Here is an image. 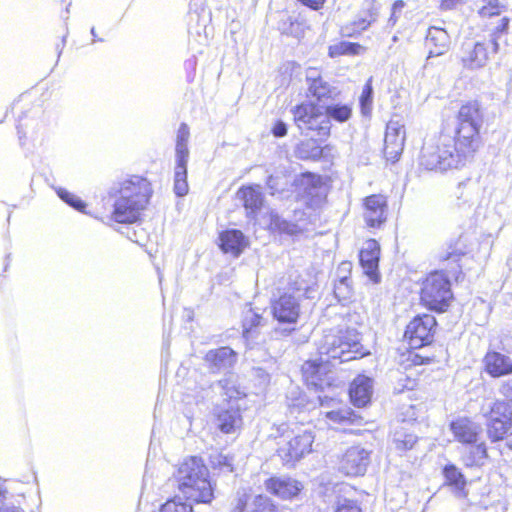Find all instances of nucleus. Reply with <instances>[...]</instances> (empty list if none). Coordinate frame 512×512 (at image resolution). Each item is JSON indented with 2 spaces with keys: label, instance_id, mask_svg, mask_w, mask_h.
<instances>
[{
  "label": "nucleus",
  "instance_id": "27",
  "mask_svg": "<svg viewBox=\"0 0 512 512\" xmlns=\"http://www.w3.org/2000/svg\"><path fill=\"white\" fill-rule=\"evenodd\" d=\"M268 226L271 230L279 231L281 233H286L290 235H297L303 230V228L298 224L286 221L274 211H271L269 214Z\"/></svg>",
  "mask_w": 512,
  "mask_h": 512
},
{
  "label": "nucleus",
  "instance_id": "44",
  "mask_svg": "<svg viewBox=\"0 0 512 512\" xmlns=\"http://www.w3.org/2000/svg\"><path fill=\"white\" fill-rule=\"evenodd\" d=\"M505 6L501 0H483V5L479 8V14L482 17H491L500 15Z\"/></svg>",
  "mask_w": 512,
  "mask_h": 512
},
{
  "label": "nucleus",
  "instance_id": "41",
  "mask_svg": "<svg viewBox=\"0 0 512 512\" xmlns=\"http://www.w3.org/2000/svg\"><path fill=\"white\" fill-rule=\"evenodd\" d=\"M216 386L220 388L223 394L229 399L237 398L242 394L235 385L233 375L226 376L225 378L219 380L216 383Z\"/></svg>",
  "mask_w": 512,
  "mask_h": 512
},
{
  "label": "nucleus",
  "instance_id": "42",
  "mask_svg": "<svg viewBox=\"0 0 512 512\" xmlns=\"http://www.w3.org/2000/svg\"><path fill=\"white\" fill-rule=\"evenodd\" d=\"M394 442L397 450L407 451L414 447L417 442V436L412 433L396 432Z\"/></svg>",
  "mask_w": 512,
  "mask_h": 512
},
{
  "label": "nucleus",
  "instance_id": "48",
  "mask_svg": "<svg viewBox=\"0 0 512 512\" xmlns=\"http://www.w3.org/2000/svg\"><path fill=\"white\" fill-rule=\"evenodd\" d=\"M189 159L188 143H176L175 165L187 166Z\"/></svg>",
  "mask_w": 512,
  "mask_h": 512
},
{
  "label": "nucleus",
  "instance_id": "30",
  "mask_svg": "<svg viewBox=\"0 0 512 512\" xmlns=\"http://www.w3.org/2000/svg\"><path fill=\"white\" fill-rule=\"evenodd\" d=\"M327 148L328 146L321 148L314 140H307L297 146L296 153L301 159L316 160L322 156L324 150Z\"/></svg>",
  "mask_w": 512,
  "mask_h": 512
},
{
  "label": "nucleus",
  "instance_id": "57",
  "mask_svg": "<svg viewBox=\"0 0 512 512\" xmlns=\"http://www.w3.org/2000/svg\"><path fill=\"white\" fill-rule=\"evenodd\" d=\"M321 76L318 72L317 69L315 68H309L306 72V80L308 82V86L310 84H313L314 82H316V80H321Z\"/></svg>",
  "mask_w": 512,
  "mask_h": 512
},
{
  "label": "nucleus",
  "instance_id": "37",
  "mask_svg": "<svg viewBox=\"0 0 512 512\" xmlns=\"http://www.w3.org/2000/svg\"><path fill=\"white\" fill-rule=\"evenodd\" d=\"M363 50V47L358 43L340 42L329 47V55L336 57L340 55H356Z\"/></svg>",
  "mask_w": 512,
  "mask_h": 512
},
{
  "label": "nucleus",
  "instance_id": "28",
  "mask_svg": "<svg viewBox=\"0 0 512 512\" xmlns=\"http://www.w3.org/2000/svg\"><path fill=\"white\" fill-rule=\"evenodd\" d=\"M219 428L224 433L234 432L240 427L242 420L238 410H225L218 416Z\"/></svg>",
  "mask_w": 512,
  "mask_h": 512
},
{
  "label": "nucleus",
  "instance_id": "38",
  "mask_svg": "<svg viewBox=\"0 0 512 512\" xmlns=\"http://www.w3.org/2000/svg\"><path fill=\"white\" fill-rule=\"evenodd\" d=\"M308 91L311 96L315 97L320 102L329 99L333 92L330 84L323 79L316 80V82L310 84Z\"/></svg>",
  "mask_w": 512,
  "mask_h": 512
},
{
  "label": "nucleus",
  "instance_id": "25",
  "mask_svg": "<svg viewBox=\"0 0 512 512\" xmlns=\"http://www.w3.org/2000/svg\"><path fill=\"white\" fill-rule=\"evenodd\" d=\"M488 60V51L484 43L466 44L462 61L470 69L483 67Z\"/></svg>",
  "mask_w": 512,
  "mask_h": 512
},
{
  "label": "nucleus",
  "instance_id": "31",
  "mask_svg": "<svg viewBox=\"0 0 512 512\" xmlns=\"http://www.w3.org/2000/svg\"><path fill=\"white\" fill-rule=\"evenodd\" d=\"M287 404L291 413L295 411L300 412L305 409H310V402L306 400L305 395L302 394L298 387H294L290 390L287 396Z\"/></svg>",
  "mask_w": 512,
  "mask_h": 512
},
{
  "label": "nucleus",
  "instance_id": "22",
  "mask_svg": "<svg viewBox=\"0 0 512 512\" xmlns=\"http://www.w3.org/2000/svg\"><path fill=\"white\" fill-rule=\"evenodd\" d=\"M248 244V239L240 230H227L220 235V247L224 253L238 256Z\"/></svg>",
  "mask_w": 512,
  "mask_h": 512
},
{
  "label": "nucleus",
  "instance_id": "52",
  "mask_svg": "<svg viewBox=\"0 0 512 512\" xmlns=\"http://www.w3.org/2000/svg\"><path fill=\"white\" fill-rule=\"evenodd\" d=\"M335 512H361V509L355 501L342 499L338 501Z\"/></svg>",
  "mask_w": 512,
  "mask_h": 512
},
{
  "label": "nucleus",
  "instance_id": "9",
  "mask_svg": "<svg viewBox=\"0 0 512 512\" xmlns=\"http://www.w3.org/2000/svg\"><path fill=\"white\" fill-rule=\"evenodd\" d=\"M437 322L434 316L424 314L416 316L406 327L405 337L413 349H418L433 341Z\"/></svg>",
  "mask_w": 512,
  "mask_h": 512
},
{
  "label": "nucleus",
  "instance_id": "47",
  "mask_svg": "<svg viewBox=\"0 0 512 512\" xmlns=\"http://www.w3.org/2000/svg\"><path fill=\"white\" fill-rule=\"evenodd\" d=\"M252 512H275V506L272 501L263 495H257L251 502Z\"/></svg>",
  "mask_w": 512,
  "mask_h": 512
},
{
  "label": "nucleus",
  "instance_id": "13",
  "mask_svg": "<svg viewBox=\"0 0 512 512\" xmlns=\"http://www.w3.org/2000/svg\"><path fill=\"white\" fill-rule=\"evenodd\" d=\"M363 217L370 227H379L387 218V200L380 194L370 195L364 199Z\"/></svg>",
  "mask_w": 512,
  "mask_h": 512
},
{
  "label": "nucleus",
  "instance_id": "26",
  "mask_svg": "<svg viewBox=\"0 0 512 512\" xmlns=\"http://www.w3.org/2000/svg\"><path fill=\"white\" fill-rule=\"evenodd\" d=\"M512 425V417H503L501 421L495 418L486 420L487 435L492 442L500 441Z\"/></svg>",
  "mask_w": 512,
  "mask_h": 512
},
{
  "label": "nucleus",
  "instance_id": "10",
  "mask_svg": "<svg viewBox=\"0 0 512 512\" xmlns=\"http://www.w3.org/2000/svg\"><path fill=\"white\" fill-rule=\"evenodd\" d=\"M405 127L399 120L391 119L386 126L384 139V154L387 160L395 162L403 152L405 142Z\"/></svg>",
  "mask_w": 512,
  "mask_h": 512
},
{
  "label": "nucleus",
  "instance_id": "6",
  "mask_svg": "<svg viewBox=\"0 0 512 512\" xmlns=\"http://www.w3.org/2000/svg\"><path fill=\"white\" fill-rule=\"evenodd\" d=\"M453 298L451 284L442 271H434L430 273L421 289V301L431 310L443 312Z\"/></svg>",
  "mask_w": 512,
  "mask_h": 512
},
{
  "label": "nucleus",
  "instance_id": "3",
  "mask_svg": "<svg viewBox=\"0 0 512 512\" xmlns=\"http://www.w3.org/2000/svg\"><path fill=\"white\" fill-rule=\"evenodd\" d=\"M173 476L179 492L186 500L195 503L212 501L214 489L209 479V470L201 458L192 456L184 459Z\"/></svg>",
  "mask_w": 512,
  "mask_h": 512
},
{
  "label": "nucleus",
  "instance_id": "8",
  "mask_svg": "<svg viewBox=\"0 0 512 512\" xmlns=\"http://www.w3.org/2000/svg\"><path fill=\"white\" fill-rule=\"evenodd\" d=\"M314 439L312 430L298 431L279 447V456L285 464H293L312 452Z\"/></svg>",
  "mask_w": 512,
  "mask_h": 512
},
{
  "label": "nucleus",
  "instance_id": "56",
  "mask_svg": "<svg viewBox=\"0 0 512 512\" xmlns=\"http://www.w3.org/2000/svg\"><path fill=\"white\" fill-rule=\"evenodd\" d=\"M405 6V3L402 1V0H397L394 2L393 6H392V14H391V17L389 19L390 22H392V24H395L396 20H397V13L400 12Z\"/></svg>",
  "mask_w": 512,
  "mask_h": 512
},
{
  "label": "nucleus",
  "instance_id": "23",
  "mask_svg": "<svg viewBox=\"0 0 512 512\" xmlns=\"http://www.w3.org/2000/svg\"><path fill=\"white\" fill-rule=\"evenodd\" d=\"M235 361V353L229 347H221L210 350L205 355V362L208 363L211 372L216 373L230 367Z\"/></svg>",
  "mask_w": 512,
  "mask_h": 512
},
{
  "label": "nucleus",
  "instance_id": "51",
  "mask_svg": "<svg viewBox=\"0 0 512 512\" xmlns=\"http://www.w3.org/2000/svg\"><path fill=\"white\" fill-rule=\"evenodd\" d=\"M510 377L499 382L498 392L506 401L512 404V374Z\"/></svg>",
  "mask_w": 512,
  "mask_h": 512
},
{
  "label": "nucleus",
  "instance_id": "15",
  "mask_svg": "<svg viewBox=\"0 0 512 512\" xmlns=\"http://www.w3.org/2000/svg\"><path fill=\"white\" fill-rule=\"evenodd\" d=\"M266 489L284 500L293 499L303 489L301 482L290 477H272L265 483Z\"/></svg>",
  "mask_w": 512,
  "mask_h": 512
},
{
  "label": "nucleus",
  "instance_id": "36",
  "mask_svg": "<svg viewBox=\"0 0 512 512\" xmlns=\"http://www.w3.org/2000/svg\"><path fill=\"white\" fill-rule=\"evenodd\" d=\"M326 417L328 420L336 424H353L357 419L354 411L348 407L329 411L326 413Z\"/></svg>",
  "mask_w": 512,
  "mask_h": 512
},
{
  "label": "nucleus",
  "instance_id": "49",
  "mask_svg": "<svg viewBox=\"0 0 512 512\" xmlns=\"http://www.w3.org/2000/svg\"><path fill=\"white\" fill-rule=\"evenodd\" d=\"M372 94H373V89H372L370 81H368L365 84V86L362 90V93H361V97H360V104L362 107V112L364 114H366L367 111L370 110V106L372 104Z\"/></svg>",
  "mask_w": 512,
  "mask_h": 512
},
{
  "label": "nucleus",
  "instance_id": "2",
  "mask_svg": "<svg viewBox=\"0 0 512 512\" xmlns=\"http://www.w3.org/2000/svg\"><path fill=\"white\" fill-rule=\"evenodd\" d=\"M152 194L151 185L147 179L131 176L119 183L114 192L116 200L112 218L118 223H134L146 208Z\"/></svg>",
  "mask_w": 512,
  "mask_h": 512
},
{
  "label": "nucleus",
  "instance_id": "14",
  "mask_svg": "<svg viewBox=\"0 0 512 512\" xmlns=\"http://www.w3.org/2000/svg\"><path fill=\"white\" fill-rule=\"evenodd\" d=\"M450 430L455 440L464 445L476 444L482 435L481 425L468 418H459L451 422Z\"/></svg>",
  "mask_w": 512,
  "mask_h": 512
},
{
  "label": "nucleus",
  "instance_id": "1",
  "mask_svg": "<svg viewBox=\"0 0 512 512\" xmlns=\"http://www.w3.org/2000/svg\"><path fill=\"white\" fill-rule=\"evenodd\" d=\"M319 360H309L302 365L303 377L309 386L323 390L329 379L322 378L334 367L335 361L343 363L364 355L357 331L353 328L329 331L319 346Z\"/></svg>",
  "mask_w": 512,
  "mask_h": 512
},
{
  "label": "nucleus",
  "instance_id": "7",
  "mask_svg": "<svg viewBox=\"0 0 512 512\" xmlns=\"http://www.w3.org/2000/svg\"><path fill=\"white\" fill-rule=\"evenodd\" d=\"M294 122L304 133L313 131L320 138H327L330 135L331 123L324 114V107L312 102H305L292 110Z\"/></svg>",
  "mask_w": 512,
  "mask_h": 512
},
{
  "label": "nucleus",
  "instance_id": "45",
  "mask_svg": "<svg viewBox=\"0 0 512 512\" xmlns=\"http://www.w3.org/2000/svg\"><path fill=\"white\" fill-rule=\"evenodd\" d=\"M303 181H306L307 184L310 185V187L305 188V194L307 196H311L313 199L312 201L316 205L320 204L323 200V194L321 192L322 188L316 185V183L319 182V178H316L315 176H307Z\"/></svg>",
  "mask_w": 512,
  "mask_h": 512
},
{
  "label": "nucleus",
  "instance_id": "40",
  "mask_svg": "<svg viewBox=\"0 0 512 512\" xmlns=\"http://www.w3.org/2000/svg\"><path fill=\"white\" fill-rule=\"evenodd\" d=\"M160 512H192L191 503L182 500L181 496L166 501L160 508Z\"/></svg>",
  "mask_w": 512,
  "mask_h": 512
},
{
  "label": "nucleus",
  "instance_id": "29",
  "mask_svg": "<svg viewBox=\"0 0 512 512\" xmlns=\"http://www.w3.org/2000/svg\"><path fill=\"white\" fill-rule=\"evenodd\" d=\"M482 411L486 420L495 418L496 420L501 421L503 417H512L509 405L504 400H496L488 407V409L483 407Z\"/></svg>",
  "mask_w": 512,
  "mask_h": 512
},
{
  "label": "nucleus",
  "instance_id": "53",
  "mask_svg": "<svg viewBox=\"0 0 512 512\" xmlns=\"http://www.w3.org/2000/svg\"><path fill=\"white\" fill-rule=\"evenodd\" d=\"M211 463L216 467H219L221 469H226L228 472L233 471V467L230 462V459L225 455L217 454L216 456H214L212 458Z\"/></svg>",
  "mask_w": 512,
  "mask_h": 512
},
{
  "label": "nucleus",
  "instance_id": "64",
  "mask_svg": "<svg viewBox=\"0 0 512 512\" xmlns=\"http://www.w3.org/2000/svg\"><path fill=\"white\" fill-rule=\"evenodd\" d=\"M0 512H20V511L15 507L3 506L0 508Z\"/></svg>",
  "mask_w": 512,
  "mask_h": 512
},
{
  "label": "nucleus",
  "instance_id": "18",
  "mask_svg": "<svg viewBox=\"0 0 512 512\" xmlns=\"http://www.w3.org/2000/svg\"><path fill=\"white\" fill-rule=\"evenodd\" d=\"M237 196L243 202L246 216L256 220V217L263 207L264 197L259 186H246L238 190Z\"/></svg>",
  "mask_w": 512,
  "mask_h": 512
},
{
  "label": "nucleus",
  "instance_id": "59",
  "mask_svg": "<svg viewBox=\"0 0 512 512\" xmlns=\"http://www.w3.org/2000/svg\"><path fill=\"white\" fill-rule=\"evenodd\" d=\"M299 1L301 3H303L304 5L311 7L314 10H318L319 8H321L325 2V0H299Z\"/></svg>",
  "mask_w": 512,
  "mask_h": 512
},
{
  "label": "nucleus",
  "instance_id": "61",
  "mask_svg": "<svg viewBox=\"0 0 512 512\" xmlns=\"http://www.w3.org/2000/svg\"><path fill=\"white\" fill-rule=\"evenodd\" d=\"M461 0H442L441 7L444 9H451L455 7Z\"/></svg>",
  "mask_w": 512,
  "mask_h": 512
},
{
  "label": "nucleus",
  "instance_id": "43",
  "mask_svg": "<svg viewBox=\"0 0 512 512\" xmlns=\"http://www.w3.org/2000/svg\"><path fill=\"white\" fill-rule=\"evenodd\" d=\"M251 497L245 491H238L232 503L231 512H252Z\"/></svg>",
  "mask_w": 512,
  "mask_h": 512
},
{
  "label": "nucleus",
  "instance_id": "21",
  "mask_svg": "<svg viewBox=\"0 0 512 512\" xmlns=\"http://www.w3.org/2000/svg\"><path fill=\"white\" fill-rule=\"evenodd\" d=\"M483 120V112L477 101L468 102L462 105L458 111L457 125L481 129Z\"/></svg>",
  "mask_w": 512,
  "mask_h": 512
},
{
  "label": "nucleus",
  "instance_id": "4",
  "mask_svg": "<svg viewBox=\"0 0 512 512\" xmlns=\"http://www.w3.org/2000/svg\"><path fill=\"white\" fill-rule=\"evenodd\" d=\"M315 292L311 280L304 279L298 272L288 277L287 286L280 296L272 301V314L280 324L294 325L300 316V301L312 299Z\"/></svg>",
  "mask_w": 512,
  "mask_h": 512
},
{
  "label": "nucleus",
  "instance_id": "19",
  "mask_svg": "<svg viewBox=\"0 0 512 512\" xmlns=\"http://www.w3.org/2000/svg\"><path fill=\"white\" fill-rule=\"evenodd\" d=\"M487 446L484 441L467 445L461 453V462L467 468L480 469L488 460Z\"/></svg>",
  "mask_w": 512,
  "mask_h": 512
},
{
  "label": "nucleus",
  "instance_id": "34",
  "mask_svg": "<svg viewBox=\"0 0 512 512\" xmlns=\"http://www.w3.org/2000/svg\"><path fill=\"white\" fill-rule=\"evenodd\" d=\"M188 191L187 166L175 165L174 192L178 197H183L188 193Z\"/></svg>",
  "mask_w": 512,
  "mask_h": 512
},
{
  "label": "nucleus",
  "instance_id": "32",
  "mask_svg": "<svg viewBox=\"0 0 512 512\" xmlns=\"http://www.w3.org/2000/svg\"><path fill=\"white\" fill-rule=\"evenodd\" d=\"M263 318L260 314L249 309L243 318V336L248 340L254 338L255 329L261 325Z\"/></svg>",
  "mask_w": 512,
  "mask_h": 512
},
{
  "label": "nucleus",
  "instance_id": "55",
  "mask_svg": "<svg viewBox=\"0 0 512 512\" xmlns=\"http://www.w3.org/2000/svg\"><path fill=\"white\" fill-rule=\"evenodd\" d=\"M272 133L275 137H283L287 134L286 124L282 121L276 122L272 129Z\"/></svg>",
  "mask_w": 512,
  "mask_h": 512
},
{
  "label": "nucleus",
  "instance_id": "20",
  "mask_svg": "<svg viewBox=\"0 0 512 512\" xmlns=\"http://www.w3.org/2000/svg\"><path fill=\"white\" fill-rule=\"evenodd\" d=\"M349 395L355 406H366L372 395V380L369 377L359 375L351 383Z\"/></svg>",
  "mask_w": 512,
  "mask_h": 512
},
{
  "label": "nucleus",
  "instance_id": "16",
  "mask_svg": "<svg viewBox=\"0 0 512 512\" xmlns=\"http://www.w3.org/2000/svg\"><path fill=\"white\" fill-rule=\"evenodd\" d=\"M450 46L451 39L444 28L432 26L428 29L425 39L428 58L444 55L449 51Z\"/></svg>",
  "mask_w": 512,
  "mask_h": 512
},
{
  "label": "nucleus",
  "instance_id": "50",
  "mask_svg": "<svg viewBox=\"0 0 512 512\" xmlns=\"http://www.w3.org/2000/svg\"><path fill=\"white\" fill-rule=\"evenodd\" d=\"M379 254V243L374 239H368L363 243L359 256H379Z\"/></svg>",
  "mask_w": 512,
  "mask_h": 512
},
{
  "label": "nucleus",
  "instance_id": "39",
  "mask_svg": "<svg viewBox=\"0 0 512 512\" xmlns=\"http://www.w3.org/2000/svg\"><path fill=\"white\" fill-rule=\"evenodd\" d=\"M364 273L375 284L380 282V273L378 272L379 258H359Z\"/></svg>",
  "mask_w": 512,
  "mask_h": 512
},
{
  "label": "nucleus",
  "instance_id": "63",
  "mask_svg": "<svg viewBox=\"0 0 512 512\" xmlns=\"http://www.w3.org/2000/svg\"><path fill=\"white\" fill-rule=\"evenodd\" d=\"M257 375L262 378V383H266L268 381V375L264 373V371L260 368L256 370Z\"/></svg>",
  "mask_w": 512,
  "mask_h": 512
},
{
  "label": "nucleus",
  "instance_id": "17",
  "mask_svg": "<svg viewBox=\"0 0 512 512\" xmlns=\"http://www.w3.org/2000/svg\"><path fill=\"white\" fill-rule=\"evenodd\" d=\"M484 370L493 378H500L512 374V359L510 356L497 352L489 351L484 359Z\"/></svg>",
  "mask_w": 512,
  "mask_h": 512
},
{
  "label": "nucleus",
  "instance_id": "46",
  "mask_svg": "<svg viewBox=\"0 0 512 512\" xmlns=\"http://www.w3.org/2000/svg\"><path fill=\"white\" fill-rule=\"evenodd\" d=\"M57 195L61 200L75 208L76 210L82 211L85 208V203L76 195L72 194L64 188H58L56 190Z\"/></svg>",
  "mask_w": 512,
  "mask_h": 512
},
{
  "label": "nucleus",
  "instance_id": "58",
  "mask_svg": "<svg viewBox=\"0 0 512 512\" xmlns=\"http://www.w3.org/2000/svg\"><path fill=\"white\" fill-rule=\"evenodd\" d=\"M374 21V19H371V20H367L365 18H361L357 21L354 22V26H355V31L359 32V31H363L365 29H367L371 22Z\"/></svg>",
  "mask_w": 512,
  "mask_h": 512
},
{
  "label": "nucleus",
  "instance_id": "62",
  "mask_svg": "<svg viewBox=\"0 0 512 512\" xmlns=\"http://www.w3.org/2000/svg\"><path fill=\"white\" fill-rule=\"evenodd\" d=\"M267 185H268L269 189L271 190L272 194L275 191L279 190L278 187H277L276 178L274 176H269V178L267 180Z\"/></svg>",
  "mask_w": 512,
  "mask_h": 512
},
{
  "label": "nucleus",
  "instance_id": "35",
  "mask_svg": "<svg viewBox=\"0 0 512 512\" xmlns=\"http://www.w3.org/2000/svg\"><path fill=\"white\" fill-rule=\"evenodd\" d=\"M443 474L447 483L454 486L457 491H462L465 488L466 480L464 475L455 465H446Z\"/></svg>",
  "mask_w": 512,
  "mask_h": 512
},
{
  "label": "nucleus",
  "instance_id": "33",
  "mask_svg": "<svg viewBox=\"0 0 512 512\" xmlns=\"http://www.w3.org/2000/svg\"><path fill=\"white\" fill-rule=\"evenodd\" d=\"M324 114L327 115L329 121L333 119L342 123L350 119L352 109L346 104H335L325 107Z\"/></svg>",
  "mask_w": 512,
  "mask_h": 512
},
{
  "label": "nucleus",
  "instance_id": "5",
  "mask_svg": "<svg viewBox=\"0 0 512 512\" xmlns=\"http://www.w3.org/2000/svg\"><path fill=\"white\" fill-rule=\"evenodd\" d=\"M452 136L441 134L426 141L419 157V166L427 171L443 172L464 164L463 158L454 150Z\"/></svg>",
  "mask_w": 512,
  "mask_h": 512
},
{
  "label": "nucleus",
  "instance_id": "24",
  "mask_svg": "<svg viewBox=\"0 0 512 512\" xmlns=\"http://www.w3.org/2000/svg\"><path fill=\"white\" fill-rule=\"evenodd\" d=\"M352 264L350 261H343L338 267L339 280L334 285V294L339 302L349 301L353 290L351 280L346 273H350Z\"/></svg>",
  "mask_w": 512,
  "mask_h": 512
},
{
  "label": "nucleus",
  "instance_id": "54",
  "mask_svg": "<svg viewBox=\"0 0 512 512\" xmlns=\"http://www.w3.org/2000/svg\"><path fill=\"white\" fill-rule=\"evenodd\" d=\"M190 138V129L186 123H181L176 134V143H188Z\"/></svg>",
  "mask_w": 512,
  "mask_h": 512
},
{
  "label": "nucleus",
  "instance_id": "60",
  "mask_svg": "<svg viewBox=\"0 0 512 512\" xmlns=\"http://www.w3.org/2000/svg\"><path fill=\"white\" fill-rule=\"evenodd\" d=\"M509 19L507 17L501 18V23L495 29V35L504 33L508 29Z\"/></svg>",
  "mask_w": 512,
  "mask_h": 512
},
{
  "label": "nucleus",
  "instance_id": "12",
  "mask_svg": "<svg viewBox=\"0 0 512 512\" xmlns=\"http://www.w3.org/2000/svg\"><path fill=\"white\" fill-rule=\"evenodd\" d=\"M452 138L454 150L466 161L480 145V129L457 125Z\"/></svg>",
  "mask_w": 512,
  "mask_h": 512
},
{
  "label": "nucleus",
  "instance_id": "11",
  "mask_svg": "<svg viewBox=\"0 0 512 512\" xmlns=\"http://www.w3.org/2000/svg\"><path fill=\"white\" fill-rule=\"evenodd\" d=\"M370 453L360 447L353 446L346 450L340 462L339 469L347 476H360L366 472Z\"/></svg>",
  "mask_w": 512,
  "mask_h": 512
}]
</instances>
